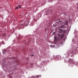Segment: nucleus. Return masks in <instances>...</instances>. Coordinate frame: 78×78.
I'll list each match as a JSON object with an SVG mask.
<instances>
[{
	"instance_id": "13",
	"label": "nucleus",
	"mask_w": 78,
	"mask_h": 78,
	"mask_svg": "<svg viewBox=\"0 0 78 78\" xmlns=\"http://www.w3.org/2000/svg\"><path fill=\"white\" fill-rule=\"evenodd\" d=\"M5 34H3V37H5Z\"/></svg>"
},
{
	"instance_id": "11",
	"label": "nucleus",
	"mask_w": 78,
	"mask_h": 78,
	"mask_svg": "<svg viewBox=\"0 0 78 78\" xmlns=\"http://www.w3.org/2000/svg\"><path fill=\"white\" fill-rule=\"evenodd\" d=\"M18 6H19V9H20V8H21V7H20V5H18Z\"/></svg>"
},
{
	"instance_id": "15",
	"label": "nucleus",
	"mask_w": 78,
	"mask_h": 78,
	"mask_svg": "<svg viewBox=\"0 0 78 78\" xmlns=\"http://www.w3.org/2000/svg\"><path fill=\"white\" fill-rule=\"evenodd\" d=\"M62 43H63L62 42H61V43H60L61 44H62Z\"/></svg>"
},
{
	"instance_id": "14",
	"label": "nucleus",
	"mask_w": 78,
	"mask_h": 78,
	"mask_svg": "<svg viewBox=\"0 0 78 78\" xmlns=\"http://www.w3.org/2000/svg\"><path fill=\"white\" fill-rule=\"evenodd\" d=\"M18 8H19L18 7H17L15 9H17Z\"/></svg>"
},
{
	"instance_id": "3",
	"label": "nucleus",
	"mask_w": 78,
	"mask_h": 78,
	"mask_svg": "<svg viewBox=\"0 0 78 78\" xmlns=\"http://www.w3.org/2000/svg\"><path fill=\"white\" fill-rule=\"evenodd\" d=\"M62 21H59V22H58V25H59V24H62V23H64L63 22H62Z\"/></svg>"
},
{
	"instance_id": "2",
	"label": "nucleus",
	"mask_w": 78,
	"mask_h": 78,
	"mask_svg": "<svg viewBox=\"0 0 78 78\" xmlns=\"http://www.w3.org/2000/svg\"><path fill=\"white\" fill-rule=\"evenodd\" d=\"M58 32L62 34H64L65 32V30H60Z\"/></svg>"
},
{
	"instance_id": "5",
	"label": "nucleus",
	"mask_w": 78,
	"mask_h": 78,
	"mask_svg": "<svg viewBox=\"0 0 78 78\" xmlns=\"http://www.w3.org/2000/svg\"><path fill=\"white\" fill-rule=\"evenodd\" d=\"M5 51H6L5 50H3V51H2L3 53L4 54L5 53Z\"/></svg>"
},
{
	"instance_id": "8",
	"label": "nucleus",
	"mask_w": 78,
	"mask_h": 78,
	"mask_svg": "<svg viewBox=\"0 0 78 78\" xmlns=\"http://www.w3.org/2000/svg\"><path fill=\"white\" fill-rule=\"evenodd\" d=\"M68 24V22L67 21H66V22L65 23V25H67Z\"/></svg>"
},
{
	"instance_id": "7",
	"label": "nucleus",
	"mask_w": 78,
	"mask_h": 78,
	"mask_svg": "<svg viewBox=\"0 0 78 78\" xmlns=\"http://www.w3.org/2000/svg\"><path fill=\"white\" fill-rule=\"evenodd\" d=\"M36 76L37 78H39L40 77H41L40 75H37Z\"/></svg>"
},
{
	"instance_id": "4",
	"label": "nucleus",
	"mask_w": 78,
	"mask_h": 78,
	"mask_svg": "<svg viewBox=\"0 0 78 78\" xmlns=\"http://www.w3.org/2000/svg\"><path fill=\"white\" fill-rule=\"evenodd\" d=\"M26 23V24H25L26 26H27L29 24V22H27V23Z\"/></svg>"
},
{
	"instance_id": "19",
	"label": "nucleus",
	"mask_w": 78,
	"mask_h": 78,
	"mask_svg": "<svg viewBox=\"0 0 78 78\" xmlns=\"http://www.w3.org/2000/svg\"><path fill=\"white\" fill-rule=\"evenodd\" d=\"M32 56H33V55Z\"/></svg>"
},
{
	"instance_id": "16",
	"label": "nucleus",
	"mask_w": 78,
	"mask_h": 78,
	"mask_svg": "<svg viewBox=\"0 0 78 78\" xmlns=\"http://www.w3.org/2000/svg\"><path fill=\"white\" fill-rule=\"evenodd\" d=\"M64 15L65 16H66V15L65 14H64Z\"/></svg>"
},
{
	"instance_id": "12",
	"label": "nucleus",
	"mask_w": 78,
	"mask_h": 78,
	"mask_svg": "<svg viewBox=\"0 0 78 78\" xmlns=\"http://www.w3.org/2000/svg\"><path fill=\"white\" fill-rule=\"evenodd\" d=\"M57 57L58 58H59V57L60 58H61L60 56H57Z\"/></svg>"
},
{
	"instance_id": "6",
	"label": "nucleus",
	"mask_w": 78,
	"mask_h": 78,
	"mask_svg": "<svg viewBox=\"0 0 78 78\" xmlns=\"http://www.w3.org/2000/svg\"><path fill=\"white\" fill-rule=\"evenodd\" d=\"M60 28H64V26L63 25L61 26L60 27Z\"/></svg>"
},
{
	"instance_id": "18",
	"label": "nucleus",
	"mask_w": 78,
	"mask_h": 78,
	"mask_svg": "<svg viewBox=\"0 0 78 78\" xmlns=\"http://www.w3.org/2000/svg\"><path fill=\"white\" fill-rule=\"evenodd\" d=\"M51 1H53V0H51Z\"/></svg>"
},
{
	"instance_id": "1",
	"label": "nucleus",
	"mask_w": 78,
	"mask_h": 78,
	"mask_svg": "<svg viewBox=\"0 0 78 78\" xmlns=\"http://www.w3.org/2000/svg\"><path fill=\"white\" fill-rule=\"evenodd\" d=\"M58 37H54V38H55V40L54 41V42H57V41H58L59 40V38L60 39H62L63 37V35H61L60 34H58Z\"/></svg>"
},
{
	"instance_id": "17",
	"label": "nucleus",
	"mask_w": 78,
	"mask_h": 78,
	"mask_svg": "<svg viewBox=\"0 0 78 78\" xmlns=\"http://www.w3.org/2000/svg\"><path fill=\"white\" fill-rule=\"evenodd\" d=\"M34 78H36V77H34Z\"/></svg>"
},
{
	"instance_id": "10",
	"label": "nucleus",
	"mask_w": 78,
	"mask_h": 78,
	"mask_svg": "<svg viewBox=\"0 0 78 78\" xmlns=\"http://www.w3.org/2000/svg\"><path fill=\"white\" fill-rule=\"evenodd\" d=\"M53 46L55 47V45L53 46V45H51L50 46V47H53Z\"/></svg>"
},
{
	"instance_id": "9",
	"label": "nucleus",
	"mask_w": 78,
	"mask_h": 78,
	"mask_svg": "<svg viewBox=\"0 0 78 78\" xmlns=\"http://www.w3.org/2000/svg\"><path fill=\"white\" fill-rule=\"evenodd\" d=\"M69 61L70 62H73V59H69Z\"/></svg>"
}]
</instances>
